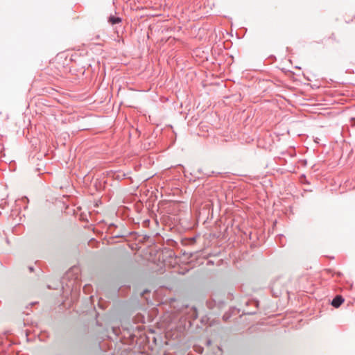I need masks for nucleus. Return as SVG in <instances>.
I'll return each instance as SVG.
<instances>
[{"instance_id": "nucleus-1", "label": "nucleus", "mask_w": 355, "mask_h": 355, "mask_svg": "<svg viewBox=\"0 0 355 355\" xmlns=\"http://www.w3.org/2000/svg\"><path fill=\"white\" fill-rule=\"evenodd\" d=\"M79 269L78 267H72L69 270L62 279V284H66L69 288L73 287L75 281L78 278Z\"/></svg>"}, {"instance_id": "nucleus-2", "label": "nucleus", "mask_w": 355, "mask_h": 355, "mask_svg": "<svg viewBox=\"0 0 355 355\" xmlns=\"http://www.w3.org/2000/svg\"><path fill=\"white\" fill-rule=\"evenodd\" d=\"M344 302L341 295H336L331 301V305L335 308H338Z\"/></svg>"}, {"instance_id": "nucleus-3", "label": "nucleus", "mask_w": 355, "mask_h": 355, "mask_svg": "<svg viewBox=\"0 0 355 355\" xmlns=\"http://www.w3.org/2000/svg\"><path fill=\"white\" fill-rule=\"evenodd\" d=\"M108 21L112 24H116L121 21V19L118 17L110 16L109 17Z\"/></svg>"}, {"instance_id": "nucleus-4", "label": "nucleus", "mask_w": 355, "mask_h": 355, "mask_svg": "<svg viewBox=\"0 0 355 355\" xmlns=\"http://www.w3.org/2000/svg\"><path fill=\"white\" fill-rule=\"evenodd\" d=\"M189 318L195 320L198 318V312L196 308H191L190 310Z\"/></svg>"}, {"instance_id": "nucleus-5", "label": "nucleus", "mask_w": 355, "mask_h": 355, "mask_svg": "<svg viewBox=\"0 0 355 355\" xmlns=\"http://www.w3.org/2000/svg\"><path fill=\"white\" fill-rule=\"evenodd\" d=\"M195 350L197 352L202 353L203 351V349L201 347H195Z\"/></svg>"}, {"instance_id": "nucleus-6", "label": "nucleus", "mask_w": 355, "mask_h": 355, "mask_svg": "<svg viewBox=\"0 0 355 355\" xmlns=\"http://www.w3.org/2000/svg\"><path fill=\"white\" fill-rule=\"evenodd\" d=\"M218 352L217 353H216V355H220L222 354V349L220 347H218V349H217Z\"/></svg>"}, {"instance_id": "nucleus-7", "label": "nucleus", "mask_w": 355, "mask_h": 355, "mask_svg": "<svg viewBox=\"0 0 355 355\" xmlns=\"http://www.w3.org/2000/svg\"><path fill=\"white\" fill-rule=\"evenodd\" d=\"M229 318H230V315H227V314H225V315H223V320H224L225 321L227 320Z\"/></svg>"}, {"instance_id": "nucleus-8", "label": "nucleus", "mask_w": 355, "mask_h": 355, "mask_svg": "<svg viewBox=\"0 0 355 355\" xmlns=\"http://www.w3.org/2000/svg\"><path fill=\"white\" fill-rule=\"evenodd\" d=\"M207 306H208L209 308H211H211H212V306H212V302H207Z\"/></svg>"}, {"instance_id": "nucleus-9", "label": "nucleus", "mask_w": 355, "mask_h": 355, "mask_svg": "<svg viewBox=\"0 0 355 355\" xmlns=\"http://www.w3.org/2000/svg\"><path fill=\"white\" fill-rule=\"evenodd\" d=\"M211 341L210 340H208L207 341V345H211Z\"/></svg>"}, {"instance_id": "nucleus-10", "label": "nucleus", "mask_w": 355, "mask_h": 355, "mask_svg": "<svg viewBox=\"0 0 355 355\" xmlns=\"http://www.w3.org/2000/svg\"><path fill=\"white\" fill-rule=\"evenodd\" d=\"M29 270L30 271H33V268L32 266L29 267Z\"/></svg>"}, {"instance_id": "nucleus-11", "label": "nucleus", "mask_w": 355, "mask_h": 355, "mask_svg": "<svg viewBox=\"0 0 355 355\" xmlns=\"http://www.w3.org/2000/svg\"><path fill=\"white\" fill-rule=\"evenodd\" d=\"M352 120H355V119L353 118Z\"/></svg>"}]
</instances>
